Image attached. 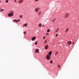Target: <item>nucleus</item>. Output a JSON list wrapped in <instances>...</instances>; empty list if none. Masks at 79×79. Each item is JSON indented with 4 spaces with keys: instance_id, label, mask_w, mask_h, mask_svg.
Segmentation results:
<instances>
[{
    "instance_id": "obj_12",
    "label": "nucleus",
    "mask_w": 79,
    "mask_h": 79,
    "mask_svg": "<svg viewBox=\"0 0 79 79\" xmlns=\"http://www.w3.org/2000/svg\"><path fill=\"white\" fill-rule=\"evenodd\" d=\"M20 21V19H18V20L16 21V23H18Z\"/></svg>"
},
{
    "instance_id": "obj_23",
    "label": "nucleus",
    "mask_w": 79,
    "mask_h": 79,
    "mask_svg": "<svg viewBox=\"0 0 79 79\" xmlns=\"http://www.w3.org/2000/svg\"><path fill=\"white\" fill-rule=\"evenodd\" d=\"M39 27H41V23H40V24H39Z\"/></svg>"
},
{
    "instance_id": "obj_18",
    "label": "nucleus",
    "mask_w": 79,
    "mask_h": 79,
    "mask_svg": "<svg viewBox=\"0 0 79 79\" xmlns=\"http://www.w3.org/2000/svg\"><path fill=\"white\" fill-rule=\"evenodd\" d=\"M23 34L24 35H25L26 34V31H24L23 32Z\"/></svg>"
},
{
    "instance_id": "obj_37",
    "label": "nucleus",
    "mask_w": 79,
    "mask_h": 79,
    "mask_svg": "<svg viewBox=\"0 0 79 79\" xmlns=\"http://www.w3.org/2000/svg\"><path fill=\"white\" fill-rule=\"evenodd\" d=\"M1 1H0V3H1Z\"/></svg>"
},
{
    "instance_id": "obj_36",
    "label": "nucleus",
    "mask_w": 79,
    "mask_h": 79,
    "mask_svg": "<svg viewBox=\"0 0 79 79\" xmlns=\"http://www.w3.org/2000/svg\"><path fill=\"white\" fill-rule=\"evenodd\" d=\"M1 8H0V10H1Z\"/></svg>"
},
{
    "instance_id": "obj_30",
    "label": "nucleus",
    "mask_w": 79,
    "mask_h": 79,
    "mask_svg": "<svg viewBox=\"0 0 79 79\" xmlns=\"http://www.w3.org/2000/svg\"><path fill=\"white\" fill-rule=\"evenodd\" d=\"M50 62L51 63H52V61H50Z\"/></svg>"
},
{
    "instance_id": "obj_20",
    "label": "nucleus",
    "mask_w": 79,
    "mask_h": 79,
    "mask_svg": "<svg viewBox=\"0 0 79 79\" xmlns=\"http://www.w3.org/2000/svg\"><path fill=\"white\" fill-rule=\"evenodd\" d=\"M47 32H50V29H48V30L47 31Z\"/></svg>"
},
{
    "instance_id": "obj_27",
    "label": "nucleus",
    "mask_w": 79,
    "mask_h": 79,
    "mask_svg": "<svg viewBox=\"0 0 79 79\" xmlns=\"http://www.w3.org/2000/svg\"><path fill=\"white\" fill-rule=\"evenodd\" d=\"M49 35L48 33H47L46 34V35Z\"/></svg>"
},
{
    "instance_id": "obj_19",
    "label": "nucleus",
    "mask_w": 79,
    "mask_h": 79,
    "mask_svg": "<svg viewBox=\"0 0 79 79\" xmlns=\"http://www.w3.org/2000/svg\"><path fill=\"white\" fill-rule=\"evenodd\" d=\"M59 28H58V29H57V30H56V32H57L58 31V30H59Z\"/></svg>"
},
{
    "instance_id": "obj_35",
    "label": "nucleus",
    "mask_w": 79,
    "mask_h": 79,
    "mask_svg": "<svg viewBox=\"0 0 79 79\" xmlns=\"http://www.w3.org/2000/svg\"><path fill=\"white\" fill-rule=\"evenodd\" d=\"M43 26H42V27H43Z\"/></svg>"
},
{
    "instance_id": "obj_7",
    "label": "nucleus",
    "mask_w": 79,
    "mask_h": 79,
    "mask_svg": "<svg viewBox=\"0 0 79 79\" xmlns=\"http://www.w3.org/2000/svg\"><path fill=\"white\" fill-rule=\"evenodd\" d=\"M35 52L36 53H39V50H38V49H36V50H35Z\"/></svg>"
},
{
    "instance_id": "obj_26",
    "label": "nucleus",
    "mask_w": 79,
    "mask_h": 79,
    "mask_svg": "<svg viewBox=\"0 0 79 79\" xmlns=\"http://www.w3.org/2000/svg\"><path fill=\"white\" fill-rule=\"evenodd\" d=\"M20 18H22V15H20Z\"/></svg>"
},
{
    "instance_id": "obj_10",
    "label": "nucleus",
    "mask_w": 79,
    "mask_h": 79,
    "mask_svg": "<svg viewBox=\"0 0 79 79\" xmlns=\"http://www.w3.org/2000/svg\"><path fill=\"white\" fill-rule=\"evenodd\" d=\"M35 37H33L32 38V41H33L34 40H35Z\"/></svg>"
},
{
    "instance_id": "obj_24",
    "label": "nucleus",
    "mask_w": 79,
    "mask_h": 79,
    "mask_svg": "<svg viewBox=\"0 0 79 79\" xmlns=\"http://www.w3.org/2000/svg\"><path fill=\"white\" fill-rule=\"evenodd\" d=\"M3 11V9H2L1 10H0V11Z\"/></svg>"
},
{
    "instance_id": "obj_21",
    "label": "nucleus",
    "mask_w": 79,
    "mask_h": 79,
    "mask_svg": "<svg viewBox=\"0 0 79 79\" xmlns=\"http://www.w3.org/2000/svg\"><path fill=\"white\" fill-rule=\"evenodd\" d=\"M13 22H16V19L14 20H13Z\"/></svg>"
},
{
    "instance_id": "obj_31",
    "label": "nucleus",
    "mask_w": 79,
    "mask_h": 79,
    "mask_svg": "<svg viewBox=\"0 0 79 79\" xmlns=\"http://www.w3.org/2000/svg\"><path fill=\"white\" fill-rule=\"evenodd\" d=\"M45 38V36H44V38H43V39H44Z\"/></svg>"
},
{
    "instance_id": "obj_9",
    "label": "nucleus",
    "mask_w": 79,
    "mask_h": 79,
    "mask_svg": "<svg viewBox=\"0 0 79 79\" xmlns=\"http://www.w3.org/2000/svg\"><path fill=\"white\" fill-rule=\"evenodd\" d=\"M27 25H28V23H25L23 24V26L24 27H26Z\"/></svg>"
},
{
    "instance_id": "obj_17",
    "label": "nucleus",
    "mask_w": 79,
    "mask_h": 79,
    "mask_svg": "<svg viewBox=\"0 0 79 79\" xmlns=\"http://www.w3.org/2000/svg\"><path fill=\"white\" fill-rule=\"evenodd\" d=\"M35 11H36V12H37L38 11V9H35Z\"/></svg>"
},
{
    "instance_id": "obj_32",
    "label": "nucleus",
    "mask_w": 79,
    "mask_h": 79,
    "mask_svg": "<svg viewBox=\"0 0 79 79\" xmlns=\"http://www.w3.org/2000/svg\"><path fill=\"white\" fill-rule=\"evenodd\" d=\"M44 43H47V40H46L45 41Z\"/></svg>"
},
{
    "instance_id": "obj_29",
    "label": "nucleus",
    "mask_w": 79,
    "mask_h": 79,
    "mask_svg": "<svg viewBox=\"0 0 79 79\" xmlns=\"http://www.w3.org/2000/svg\"><path fill=\"white\" fill-rule=\"evenodd\" d=\"M39 0H35V2H37L38 1H39Z\"/></svg>"
},
{
    "instance_id": "obj_15",
    "label": "nucleus",
    "mask_w": 79,
    "mask_h": 79,
    "mask_svg": "<svg viewBox=\"0 0 79 79\" xmlns=\"http://www.w3.org/2000/svg\"><path fill=\"white\" fill-rule=\"evenodd\" d=\"M69 31V28H67V29H66V32H67Z\"/></svg>"
},
{
    "instance_id": "obj_6",
    "label": "nucleus",
    "mask_w": 79,
    "mask_h": 79,
    "mask_svg": "<svg viewBox=\"0 0 79 79\" xmlns=\"http://www.w3.org/2000/svg\"><path fill=\"white\" fill-rule=\"evenodd\" d=\"M23 2V0H19V2L20 3H22Z\"/></svg>"
},
{
    "instance_id": "obj_33",
    "label": "nucleus",
    "mask_w": 79,
    "mask_h": 79,
    "mask_svg": "<svg viewBox=\"0 0 79 79\" xmlns=\"http://www.w3.org/2000/svg\"><path fill=\"white\" fill-rule=\"evenodd\" d=\"M74 44V42H73V43H72V44Z\"/></svg>"
},
{
    "instance_id": "obj_2",
    "label": "nucleus",
    "mask_w": 79,
    "mask_h": 79,
    "mask_svg": "<svg viewBox=\"0 0 79 79\" xmlns=\"http://www.w3.org/2000/svg\"><path fill=\"white\" fill-rule=\"evenodd\" d=\"M46 58H47V60H49L50 59V56H49V55H47L46 56Z\"/></svg>"
},
{
    "instance_id": "obj_8",
    "label": "nucleus",
    "mask_w": 79,
    "mask_h": 79,
    "mask_svg": "<svg viewBox=\"0 0 79 79\" xmlns=\"http://www.w3.org/2000/svg\"><path fill=\"white\" fill-rule=\"evenodd\" d=\"M52 54V51H50L49 52V56H51V54Z\"/></svg>"
},
{
    "instance_id": "obj_25",
    "label": "nucleus",
    "mask_w": 79,
    "mask_h": 79,
    "mask_svg": "<svg viewBox=\"0 0 79 79\" xmlns=\"http://www.w3.org/2000/svg\"><path fill=\"white\" fill-rule=\"evenodd\" d=\"M41 12H39V13H38V15H40L41 14Z\"/></svg>"
},
{
    "instance_id": "obj_1",
    "label": "nucleus",
    "mask_w": 79,
    "mask_h": 79,
    "mask_svg": "<svg viewBox=\"0 0 79 79\" xmlns=\"http://www.w3.org/2000/svg\"><path fill=\"white\" fill-rule=\"evenodd\" d=\"M13 16V13H9L8 14V16H9V17H11Z\"/></svg>"
},
{
    "instance_id": "obj_3",
    "label": "nucleus",
    "mask_w": 79,
    "mask_h": 79,
    "mask_svg": "<svg viewBox=\"0 0 79 79\" xmlns=\"http://www.w3.org/2000/svg\"><path fill=\"white\" fill-rule=\"evenodd\" d=\"M44 48H45V49L47 50L48 49V45H46L45 46Z\"/></svg>"
},
{
    "instance_id": "obj_28",
    "label": "nucleus",
    "mask_w": 79,
    "mask_h": 79,
    "mask_svg": "<svg viewBox=\"0 0 79 79\" xmlns=\"http://www.w3.org/2000/svg\"><path fill=\"white\" fill-rule=\"evenodd\" d=\"M58 34H56V37H57V36H58Z\"/></svg>"
},
{
    "instance_id": "obj_5",
    "label": "nucleus",
    "mask_w": 79,
    "mask_h": 79,
    "mask_svg": "<svg viewBox=\"0 0 79 79\" xmlns=\"http://www.w3.org/2000/svg\"><path fill=\"white\" fill-rule=\"evenodd\" d=\"M67 44H68L69 45H71V41H69L68 42H67Z\"/></svg>"
},
{
    "instance_id": "obj_16",
    "label": "nucleus",
    "mask_w": 79,
    "mask_h": 79,
    "mask_svg": "<svg viewBox=\"0 0 79 79\" xmlns=\"http://www.w3.org/2000/svg\"><path fill=\"white\" fill-rule=\"evenodd\" d=\"M8 2V0H6V2L7 3Z\"/></svg>"
},
{
    "instance_id": "obj_22",
    "label": "nucleus",
    "mask_w": 79,
    "mask_h": 79,
    "mask_svg": "<svg viewBox=\"0 0 79 79\" xmlns=\"http://www.w3.org/2000/svg\"><path fill=\"white\" fill-rule=\"evenodd\" d=\"M58 68H60V65H58Z\"/></svg>"
},
{
    "instance_id": "obj_14",
    "label": "nucleus",
    "mask_w": 79,
    "mask_h": 79,
    "mask_svg": "<svg viewBox=\"0 0 79 79\" xmlns=\"http://www.w3.org/2000/svg\"><path fill=\"white\" fill-rule=\"evenodd\" d=\"M37 43H38L37 41L35 43V45H37Z\"/></svg>"
},
{
    "instance_id": "obj_13",
    "label": "nucleus",
    "mask_w": 79,
    "mask_h": 79,
    "mask_svg": "<svg viewBox=\"0 0 79 79\" xmlns=\"http://www.w3.org/2000/svg\"><path fill=\"white\" fill-rule=\"evenodd\" d=\"M59 53L58 52H57L56 53V54H55V55H56V56L57 55H58V53Z\"/></svg>"
},
{
    "instance_id": "obj_4",
    "label": "nucleus",
    "mask_w": 79,
    "mask_h": 79,
    "mask_svg": "<svg viewBox=\"0 0 79 79\" xmlns=\"http://www.w3.org/2000/svg\"><path fill=\"white\" fill-rule=\"evenodd\" d=\"M69 15V14L68 13H67L66 14L65 16V18H66L67 17H68V16Z\"/></svg>"
},
{
    "instance_id": "obj_34",
    "label": "nucleus",
    "mask_w": 79,
    "mask_h": 79,
    "mask_svg": "<svg viewBox=\"0 0 79 79\" xmlns=\"http://www.w3.org/2000/svg\"><path fill=\"white\" fill-rule=\"evenodd\" d=\"M15 2H16V0H15Z\"/></svg>"
},
{
    "instance_id": "obj_11",
    "label": "nucleus",
    "mask_w": 79,
    "mask_h": 79,
    "mask_svg": "<svg viewBox=\"0 0 79 79\" xmlns=\"http://www.w3.org/2000/svg\"><path fill=\"white\" fill-rule=\"evenodd\" d=\"M56 19H54L53 20H52V22H54L56 20Z\"/></svg>"
}]
</instances>
